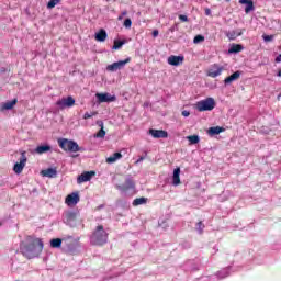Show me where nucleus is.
<instances>
[{
    "instance_id": "f257e3e1",
    "label": "nucleus",
    "mask_w": 281,
    "mask_h": 281,
    "mask_svg": "<svg viewBox=\"0 0 281 281\" xmlns=\"http://www.w3.org/2000/svg\"><path fill=\"white\" fill-rule=\"evenodd\" d=\"M25 240L27 244L24 240L20 243V254L32 260L43 251V240L32 235H27Z\"/></svg>"
},
{
    "instance_id": "f03ea898",
    "label": "nucleus",
    "mask_w": 281,
    "mask_h": 281,
    "mask_svg": "<svg viewBox=\"0 0 281 281\" xmlns=\"http://www.w3.org/2000/svg\"><path fill=\"white\" fill-rule=\"evenodd\" d=\"M108 241H109V233L104 231L103 225H98L93 231L92 235L90 236L91 245L102 247L103 245H106Z\"/></svg>"
},
{
    "instance_id": "7ed1b4c3",
    "label": "nucleus",
    "mask_w": 281,
    "mask_h": 281,
    "mask_svg": "<svg viewBox=\"0 0 281 281\" xmlns=\"http://www.w3.org/2000/svg\"><path fill=\"white\" fill-rule=\"evenodd\" d=\"M58 144L61 150H65L66 153H82V147L78 145L75 140H69L67 138H60L58 139Z\"/></svg>"
},
{
    "instance_id": "20e7f679",
    "label": "nucleus",
    "mask_w": 281,
    "mask_h": 281,
    "mask_svg": "<svg viewBox=\"0 0 281 281\" xmlns=\"http://www.w3.org/2000/svg\"><path fill=\"white\" fill-rule=\"evenodd\" d=\"M215 108L216 101L214 100V98H206L195 103V109L196 111H200V113H203L205 111H214Z\"/></svg>"
},
{
    "instance_id": "39448f33",
    "label": "nucleus",
    "mask_w": 281,
    "mask_h": 281,
    "mask_svg": "<svg viewBox=\"0 0 281 281\" xmlns=\"http://www.w3.org/2000/svg\"><path fill=\"white\" fill-rule=\"evenodd\" d=\"M26 155H27L26 151H22L20 161L15 162V165L13 166V172H15V175H21V172H23V169L25 168V165L27 164Z\"/></svg>"
},
{
    "instance_id": "423d86ee",
    "label": "nucleus",
    "mask_w": 281,
    "mask_h": 281,
    "mask_svg": "<svg viewBox=\"0 0 281 281\" xmlns=\"http://www.w3.org/2000/svg\"><path fill=\"white\" fill-rule=\"evenodd\" d=\"M223 71H225V67L218 64H213L206 71V76H209V78H218Z\"/></svg>"
},
{
    "instance_id": "0eeeda50",
    "label": "nucleus",
    "mask_w": 281,
    "mask_h": 281,
    "mask_svg": "<svg viewBox=\"0 0 281 281\" xmlns=\"http://www.w3.org/2000/svg\"><path fill=\"white\" fill-rule=\"evenodd\" d=\"M131 63V57H127L124 60L115 61L111 65L106 66V71H117L119 69H124L125 65H128Z\"/></svg>"
},
{
    "instance_id": "6e6552de",
    "label": "nucleus",
    "mask_w": 281,
    "mask_h": 281,
    "mask_svg": "<svg viewBox=\"0 0 281 281\" xmlns=\"http://www.w3.org/2000/svg\"><path fill=\"white\" fill-rule=\"evenodd\" d=\"M184 60H186V57L183 56L171 55L168 57L167 63L172 67H179V65H183Z\"/></svg>"
},
{
    "instance_id": "1a4fd4ad",
    "label": "nucleus",
    "mask_w": 281,
    "mask_h": 281,
    "mask_svg": "<svg viewBox=\"0 0 281 281\" xmlns=\"http://www.w3.org/2000/svg\"><path fill=\"white\" fill-rule=\"evenodd\" d=\"M149 135H151V137H154V139H166L168 137V132H166L164 130L150 128Z\"/></svg>"
},
{
    "instance_id": "9d476101",
    "label": "nucleus",
    "mask_w": 281,
    "mask_h": 281,
    "mask_svg": "<svg viewBox=\"0 0 281 281\" xmlns=\"http://www.w3.org/2000/svg\"><path fill=\"white\" fill-rule=\"evenodd\" d=\"M95 98L100 104L103 102H115L116 100L115 95H111L109 93H97Z\"/></svg>"
},
{
    "instance_id": "9b49d317",
    "label": "nucleus",
    "mask_w": 281,
    "mask_h": 281,
    "mask_svg": "<svg viewBox=\"0 0 281 281\" xmlns=\"http://www.w3.org/2000/svg\"><path fill=\"white\" fill-rule=\"evenodd\" d=\"M66 205H78L80 203V195L76 192L70 193L65 199Z\"/></svg>"
},
{
    "instance_id": "f8f14e48",
    "label": "nucleus",
    "mask_w": 281,
    "mask_h": 281,
    "mask_svg": "<svg viewBox=\"0 0 281 281\" xmlns=\"http://www.w3.org/2000/svg\"><path fill=\"white\" fill-rule=\"evenodd\" d=\"M95 177V171H85L77 178L78 183H86L87 181H91V178Z\"/></svg>"
},
{
    "instance_id": "ddd939ff",
    "label": "nucleus",
    "mask_w": 281,
    "mask_h": 281,
    "mask_svg": "<svg viewBox=\"0 0 281 281\" xmlns=\"http://www.w3.org/2000/svg\"><path fill=\"white\" fill-rule=\"evenodd\" d=\"M132 188H135V182L131 179H126L123 184L116 186V190H120L121 192H127V190H132Z\"/></svg>"
},
{
    "instance_id": "4468645a",
    "label": "nucleus",
    "mask_w": 281,
    "mask_h": 281,
    "mask_svg": "<svg viewBox=\"0 0 281 281\" xmlns=\"http://www.w3.org/2000/svg\"><path fill=\"white\" fill-rule=\"evenodd\" d=\"M239 3L241 5H246L245 8L246 14H249V12H254V10L256 9L254 7V0H239Z\"/></svg>"
},
{
    "instance_id": "2eb2a0df",
    "label": "nucleus",
    "mask_w": 281,
    "mask_h": 281,
    "mask_svg": "<svg viewBox=\"0 0 281 281\" xmlns=\"http://www.w3.org/2000/svg\"><path fill=\"white\" fill-rule=\"evenodd\" d=\"M16 102H19L18 99H13L11 101H7L5 103H2L0 111H10L16 106Z\"/></svg>"
},
{
    "instance_id": "dca6fc26",
    "label": "nucleus",
    "mask_w": 281,
    "mask_h": 281,
    "mask_svg": "<svg viewBox=\"0 0 281 281\" xmlns=\"http://www.w3.org/2000/svg\"><path fill=\"white\" fill-rule=\"evenodd\" d=\"M238 78H240V71L237 70V71H235L233 75L226 77V78L224 79V83H226V85H232V82L238 80Z\"/></svg>"
},
{
    "instance_id": "f3484780",
    "label": "nucleus",
    "mask_w": 281,
    "mask_h": 281,
    "mask_svg": "<svg viewBox=\"0 0 281 281\" xmlns=\"http://www.w3.org/2000/svg\"><path fill=\"white\" fill-rule=\"evenodd\" d=\"M225 132V127H221V126H214V127H210L207 130V134L212 136L214 135H221V133Z\"/></svg>"
},
{
    "instance_id": "a211bd4d",
    "label": "nucleus",
    "mask_w": 281,
    "mask_h": 281,
    "mask_svg": "<svg viewBox=\"0 0 281 281\" xmlns=\"http://www.w3.org/2000/svg\"><path fill=\"white\" fill-rule=\"evenodd\" d=\"M97 124H98V126L101 127V131H99V132L94 135V137H97V138H99V139H103V137L106 136V131H104V122H102V121H97Z\"/></svg>"
},
{
    "instance_id": "6ab92c4d",
    "label": "nucleus",
    "mask_w": 281,
    "mask_h": 281,
    "mask_svg": "<svg viewBox=\"0 0 281 281\" xmlns=\"http://www.w3.org/2000/svg\"><path fill=\"white\" fill-rule=\"evenodd\" d=\"M180 175H181V168L178 167L173 170V178H172L173 179V182H172L173 186H179L181 183Z\"/></svg>"
},
{
    "instance_id": "aec40b11",
    "label": "nucleus",
    "mask_w": 281,
    "mask_h": 281,
    "mask_svg": "<svg viewBox=\"0 0 281 281\" xmlns=\"http://www.w3.org/2000/svg\"><path fill=\"white\" fill-rule=\"evenodd\" d=\"M106 31L101 29L98 33H95V41L99 43H104L106 41Z\"/></svg>"
},
{
    "instance_id": "412c9836",
    "label": "nucleus",
    "mask_w": 281,
    "mask_h": 281,
    "mask_svg": "<svg viewBox=\"0 0 281 281\" xmlns=\"http://www.w3.org/2000/svg\"><path fill=\"white\" fill-rule=\"evenodd\" d=\"M245 47L240 44H232L231 48L228 49V54H238L243 52Z\"/></svg>"
},
{
    "instance_id": "4be33fe9",
    "label": "nucleus",
    "mask_w": 281,
    "mask_h": 281,
    "mask_svg": "<svg viewBox=\"0 0 281 281\" xmlns=\"http://www.w3.org/2000/svg\"><path fill=\"white\" fill-rule=\"evenodd\" d=\"M49 150H52V146L49 145H41L35 148V153H37V155L49 153Z\"/></svg>"
},
{
    "instance_id": "5701e85b",
    "label": "nucleus",
    "mask_w": 281,
    "mask_h": 281,
    "mask_svg": "<svg viewBox=\"0 0 281 281\" xmlns=\"http://www.w3.org/2000/svg\"><path fill=\"white\" fill-rule=\"evenodd\" d=\"M226 36L229 38V41H236L238 36H243V31H229L226 33Z\"/></svg>"
},
{
    "instance_id": "b1692460",
    "label": "nucleus",
    "mask_w": 281,
    "mask_h": 281,
    "mask_svg": "<svg viewBox=\"0 0 281 281\" xmlns=\"http://www.w3.org/2000/svg\"><path fill=\"white\" fill-rule=\"evenodd\" d=\"M122 159V153H114L112 156L106 158V164H115V161Z\"/></svg>"
},
{
    "instance_id": "393cba45",
    "label": "nucleus",
    "mask_w": 281,
    "mask_h": 281,
    "mask_svg": "<svg viewBox=\"0 0 281 281\" xmlns=\"http://www.w3.org/2000/svg\"><path fill=\"white\" fill-rule=\"evenodd\" d=\"M41 175H43V177H49L52 179L53 177H56V169L48 168V169L42 170Z\"/></svg>"
},
{
    "instance_id": "a878e982",
    "label": "nucleus",
    "mask_w": 281,
    "mask_h": 281,
    "mask_svg": "<svg viewBox=\"0 0 281 281\" xmlns=\"http://www.w3.org/2000/svg\"><path fill=\"white\" fill-rule=\"evenodd\" d=\"M61 246H63V239L54 238L50 240V247H53V249H59V247Z\"/></svg>"
},
{
    "instance_id": "bb28decb",
    "label": "nucleus",
    "mask_w": 281,
    "mask_h": 281,
    "mask_svg": "<svg viewBox=\"0 0 281 281\" xmlns=\"http://www.w3.org/2000/svg\"><path fill=\"white\" fill-rule=\"evenodd\" d=\"M187 139L190 144H199V142H201V139L199 138V135H190L187 136Z\"/></svg>"
},
{
    "instance_id": "cd10ccee",
    "label": "nucleus",
    "mask_w": 281,
    "mask_h": 281,
    "mask_svg": "<svg viewBox=\"0 0 281 281\" xmlns=\"http://www.w3.org/2000/svg\"><path fill=\"white\" fill-rule=\"evenodd\" d=\"M76 218H77L76 212H68V213H66V221L68 223H71V222L76 221Z\"/></svg>"
},
{
    "instance_id": "c85d7f7f",
    "label": "nucleus",
    "mask_w": 281,
    "mask_h": 281,
    "mask_svg": "<svg viewBox=\"0 0 281 281\" xmlns=\"http://www.w3.org/2000/svg\"><path fill=\"white\" fill-rule=\"evenodd\" d=\"M75 104H76V99H74V97L66 98V106L68 109H71V106H74Z\"/></svg>"
},
{
    "instance_id": "c756f323",
    "label": "nucleus",
    "mask_w": 281,
    "mask_h": 281,
    "mask_svg": "<svg viewBox=\"0 0 281 281\" xmlns=\"http://www.w3.org/2000/svg\"><path fill=\"white\" fill-rule=\"evenodd\" d=\"M56 105L59 106V109H67V99L63 98L56 102Z\"/></svg>"
},
{
    "instance_id": "7c9ffc66",
    "label": "nucleus",
    "mask_w": 281,
    "mask_h": 281,
    "mask_svg": "<svg viewBox=\"0 0 281 281\" xmlns=\"http://www.w3.org/2000/svg\"><path fill=\"white\" fill-rule=\"evenodd\" d=\"M146 198H136L134 201H133V205L134 206H137V205H144L146 203Z\"/></svg>"
},
{
    "instance_id": "2f4dec72",
    "label": "nucleus",
    "mask_w": 281,
    "mask_h": 281,
    "mask_svg": "<svg viewBox=\"0 0 281 281\" xmlns=\"http://www.w3.org/2000/svg\"><path fill=\"white\" fill-rule=\"evenodd\" d=\"M125 44H126V41L115 40L112 49H120L122 45H125Z\"/></svg>"
},
{
    "instance_id": "473e14b6",
    "label": "nucleus",
    "mask_w": 281,
    "mask_h": 281,
    "mask_svg": "<svg viewBox=\"0 0 281 281\" xmlns=\"http://www.w3.org/2000/svg\"><path fill=\"white\" fill-rule=\"evenodd\" d=\"M60 3V0H49V2L47 3V8L48 10H52L53 8H56V5H58Z\"/></svg>"
},
{
    "instance_id": "72a5a7b5",
    "label": "nucleus",
    "mask_w": 281,
    "mask_h": 281,
    "mask_svg": "<svg viewBox=\"0 0 281 281\" xmlns=\"http://www.w3.org/2000/svg\"><path fill=\"white\" fill-rule=\"evenodd\" d=\"M196 229H198L199 234H203V229H205V224H203L202 221L198 222Z\"/></svg>"
},
{
    "instance_id": "f704fd0d",
    "label": "nucleus",
    "mask_w": 281,
    "mask_h": 281,
    "mask_svg": "<svg viewBox=\"0 0 281 281\" xmlns=\"http://www.w3.org/2000/svg\"><path fill=\"white\" fill-rule=\"evenodd\" d=\"M123 25H124V27H126V30H131V27L133 25V21L130 18H127V19H125Z\"/></svg>"
},
{
    "instance_id": "c9c22d12",
    "label": "nucleus",
    "mask_w": 281,
    "mask_h": 281,
    "mask_svg": "<svg viewBox=\"0 0 281 281\" xmlns=\"http://www.w3.org/2000/svg\"><path fill=\"white\" fill-rule=\"evenodd\" d=\"M203 41H205V36H203V35H196L193 38V43H195V44L203 43Z\"/></svg>"
},
{
    "instance_id": "e433bc0d",
    "label": "nucleus",
    "mask_w": 281,
    "mask_h": 281,
    "mask_svg": "<svg viewBox=\"0 0 281 281\" xmlns=\"http://www.w3.org/2000/svg\"><path fill=\"white\" fill-rule=\"evenodd\" d=\"M93 115H98V112H86L85 115H83V120H89L91 117H93Z\"/></svg>"
},
{
    "instance_id": "4c0bfd02",
    "label": "nucleus",
    "mask_w": 281,
    "mask_h": 281,
    "mask_svg": "<svg viewBox=\"0 0 281 281\" xmlns=\"http://www.w3.org/2000/svg\"><path fill=\"white\" fill-rule=\"evenodd\" d=\"M126 14H128V11L124 10L122 11L121 15H119L117 21H122L124 19V16H126Z\"/></svg>"
},
{
    "instance_id": "58836bf2",
    "label": "nucleus",
    "mask_w": 281,
    "mask_h": 281,
    "mask_svg": "<svg viewBox=\"0 0 281 281\" xmlns=\"http://www.w3.org/2000/svg\"><path fill=\"white\" fill-rule=\"evenodd\" d=\"M179 19L182 21V23H188V15L180 14Z\"/></svg>"
},
{
    "instance_id": "ea45409f",
    "label": "nucleus",
    "mask_w": 281,
    "mask_h": 281,
    "mask_svg": "<svg viewBox=\"0 0 281 281\" xmlns=\"http://www.w3.org/2000/svg\"><path fill=\"white\" fill-rule=\"evenodd\" d=\"M204 14L206 16H212V10L210 8L204 9Z\"/></svg>"
},
{
    "instance_id": "a19ab883",
    "label": "nucleus",
    "mask_w": 281,
    "mask_h": 281,
    "mask_svg": "<svg viewBox=\"0 0 281 281\" xmlns=\"http://www.w3.org/2000/svg\"><path fill=\"white\" fill-rule=\"evenodd\" d=\"M263 41H266V42L273 41V36L266 35V36H263Z\"/></svg>"
},
{
    "instance_id": "79ce46f5",
    "label": "nucleus",
    "mask_w": 281,
    "mask_h": 281,
    "mask_svg": "<svg viewBox=\"0 0 281 281\" xmlns=\"http://www.w3.org/2000/svg\"><path fill=\"white\" fill-rule=\"evenodd\" d=\"M182 115H183V117H190V112L184 110V111H182Z\"/></svg>"
},
{
    "instance_id": "37998d69",
    "label": "nucleus",
    "mask_w": 281,
    "mask_h": 281,
    "mask_svg": "<svg viewBox=\"0 0 281 281\" xmlns=\"http://www.w3.org/2000/svg\"><path fill=\"white\" fill-rule=\"evenodd\" d=\"M144 159H146L145 156H140L135 164H142V161H144Z\"/></svg>"
},
{
    "instance_id": "c03bdc74",
    "label": "nucleus",
    "mask_w": 281,
    "mask_h": 281,
    "mask_svg": "<svg viewBox=\"0 0 281 281\" xmlns=\"http://www.w3.org/2000/svg\"><path fill=\"white\" fill-rule=\"evenodd\" d=\"M153 36H154V38H157V36H159V31L154 30L153 31Z\"/></svg>"
},
{
    "instance_id": "a18cd8bd",
    "label": "nucleus",
    "mask_w": 281,
    "mask_h": 281,
    "mask_svg": "<svg viewBox=\"0 0 281 281\" xmlns=\"http://www.w3.org/2000/svg\"><path fill=\"white\" fill-rule=\"evenodd\" d=\"M276 63H281V54L276 57Z\"/></svg>"
},
{
    "instance_id": "49530a36",
    "label": "nucleus",
    "mask_w": 281,
    "mask_h": 281,
    "mask_svg": "<svg viewBox=\"0 0 281 281\" xmlns=\"http://www.w3.org/2000/svg\"><path fill=\"white\" fill-rule=\"evenodd\" d=\"M277 76L281 78V70L278 71Z\"/></svg>"
}]
</instances>
